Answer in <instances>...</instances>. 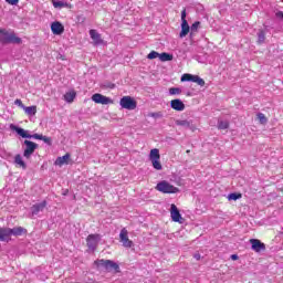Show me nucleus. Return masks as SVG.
<instances>
[{
    "instance_id": "f257e3e1",
    "label": "nucleus",
    "mask_w": 283,
    "mask_h": 283,
    "mask_svg": "<svg viewBox=\"0 0 283 283\" xmlns=\"http://www.w3.org/2000/svg\"><path fill=\"white\" fill-rule=\"evenodd\" d=\"M94 265L98 270L106 271L107 273H112V271H115V273H120V265L112 260L98 259L94 261Z\"/></svg>"
},
{
    "instance_id": "f03ea898",
    "label": "nucleus",
    "mask_w": 283,
    "mask_h": 283,
    "mask_svg": "<svg viewBox=\"0 0 283 283\" xmlns=\"http://www.w3.org/2000/svg\"><path fill=\"white\" fill-rule=\"evenodd\" d=\"M156 189L157 191H160V193H178L180 191L176 186L169 184L167 180L158 182Z\"/></svg>"
},
{
    "instance_id": "7ed1b4c3",
    "label": "nucleus",
    "mask_w": 283,
    "mask_h": 283,
    "mask_svg": "<svg viewBox=\"0 0 283 283\" xmlns=\"http://www.w3.org/2000/svg\"><path fill=\"white\" fill-rule=\"evenodd\" d=\"M0 41L1 43H21V38H17L14 33L0 29Z\"/></svg>"
},
{
    "instance_id": "20e7f679",
    "label": "nucleus",
    "mask_w": 283,
    "mask_h": 283,
    "mask_svg": "<svg viewBox=\"0 0 283 283\" xmlns=\"http://www.w3.org/2000/svg\"><path fill=\"white\" fill-rule=\"evenodd\" d=\"M23 146L25 147L24 151H23V156L27 159L32 158V155L34 154V151H36V149H39V144L28 140V139H25L23 142Z\"/></svg>"
},
{
    "instance_id": "39448f33",
    "label": "nucleus",
    "mask_w": 283,
    "mask_h": 283,
    "mask_svg": "<svg viewBox=\"0 0 283 283\" xmlns=\"http://www.w3.org/2000/svg\"><path fill=\"white\" fill-rule=\"evenodd\" d=\"M12 129H14L15 134H18V136H21V138H33L34 140H41L43 138V135L41 134H33L30 135V133L19 126H12Z\"/></svg>"
},
{
    "instance_id": "423d86ee",
    "label": "nucleus",
    "mask_w": 283,
    "mask_h": 283,
    "mask_svg": "<svg viewBox=\"0 0 283 283\" xmlns=\"http://www.w3.org/2000/svg\"><path fill=\"white\" fill-rule=\"evenodd\" d=\"M119 105L123 109H136L137 103L136 99L132 98V96H124L119 101Z\"/></svg>"
},
{
    "instance_id": "0eeeda50",
    "label": "nucleus",
    "mask_w": 283,
    "mask_h": 283,
    "mask_svg": "<svg viewBox=\"0 0 283 283\" xmlns=\"http://www.w3.org/2000/svg\"><path fill=\"white\" fill-rule=\"evenodd\" d=\"M189 22H187V10L181 11V32L179 34L180 39H185L189 34Z\"/></svg>"
},
{
    "instance_id": "6e6552de",
    "label": "nucleus",
    "mask_w": 283,
    "mask_h": 283,
    "mask_svg": "<svg viewBox=\"0 0 283 283\" xmlns=\"http://www.w3.org/2000/svg\"><path fill=\"white\" fill-rule=\"evenodd\" d=\"M129 232L126 228L120 230L119 241L122 242L125 249H132L134 247V241L129 240Z\"/></svg>"
},
{
    "instance_id": "1a4fd4ad",
    "label": "nucleus",
    "mask_w": 283,
    "mask_h": 283,
    "mask_svg": "<svg viewBox=\"0 0 283 283\" xmlns=\"http://www.w3.org/2000/svg\"><path fill=\"white\" fill-rule=\"evenodd\" d=\"M45 207H48V201H42L40 203H34L31 208V218H34L35 216H39V213H43L45 211Z\"/></svg>"
},
{
    "instance_id": "9d476101",
    "label": "nucleus",
    "mask_w": 283,
    "mask_h": 283,
    "mask_svg": "<svg viewBox=\"0 0 283 283\" xmlns=\"http://www.w3.org/2000/svg\"><path fill=\"white\" fill-rule=\"evenodd\" d=\"M250 244L254 253H262L263 251H266V244L262 243L260 239H250Z\"/></svg>"
},
{
    "instance_id": "9b49d317",
    "label": "nucleus",
    "mask_w": 283,
    "mask_h": 283,
    "mask_svg": "<svg viewBox=\"0 0 283 283\" xmlns=\"http://www.w3.org/2000/svg\"><path fill=\"white\" fill-rule=\"evenodd\" d=\"M98 242H101V235L98 234H90L86 239V244L91 251H96Z\"/></svg>"
},
{
    "instance_id": "f8f14e48",
    "label": "nucleus",
    "mask_w": 283,
    "mask_h": 283,
    "mask_svg": "<svg viewBox=\"0 0 283 283\" xmlns=\"http://www.w3.org/2000/svg\"><path fill=\"white\" fill-rule=\"evenodd\" d=\"M170 216L174 222H179V224H182V214H180V210H178V207H176L174 203L170 206Z\"/></svg>"
},
{
    "instance_id": "ddd939ff",
    "label": "nucleus",
    "mask_w": 283,
    "mask_h": 283,
    "mask_svg": "<svg viewBox=\"0 0 283 283\" xmlns=\"http://www.w3.org/2000/svg\"><path fill=\"white\" fill-rule=\"evenodd\" d=\"M92 101H94V103H97L99 105H109V103H112V98H109L105 95H102L99 93H95L92 96Z\"/></svg>"
},
{
    "instance_id": "4468645a",
    "label": "nucleus",
    "mask_w": 283,
    "mask_h": 283,
    "mask_svg": "<svg viewBox=\"0 0 283 283\" xmlns=\"http://www.w3.org/2000/svg\"><path fill=\"white\" fill-rule=\"evenodd\" d=\"M12 240L11 228H0V242H10Z\"/></svg>"
},
{
    "instance_id": "2eb2a0df",
    "label": "nucleus",
    "mask_w": 283,
    "mask_h": 283,
    "mask_svg": "<svg viewBox=\"0 0 283 283\" xmlns=\"http://www.w3.org/2000/svg\"><path fill=\"white\" fill-rule=\"evenodd\" d=\"M51 32L56 35L63 34V32H65V27H63L61 22L55 21L51 24Z\"/></svg>"
},
{
    "instance_id": "dca6fc26",
    "label": "nucleus",
    "mask_w": 283,
    "mask_h": 283,
    "mask_svg": "<svg viewBox=\"0 0 283 283\" xmlns=\"http://www.w3.org/2000/svg\"><path fill=\"white\" fill-rule=\"evenodd\" d=\"M170 107L176 112H185V103L178 98L170 102Z\"/></svg>"
},
{
    "instance_id": "f3484780",
    "label": "nucleus",
    "mask_w": 283,
    "mask_h": 283,
    "mask_svg": "<svg viewBox=\"0 0 283 283\" xmlns=\"http://www.w3.org/2000/svg\"><path fill=\"white\" fill-rule=\"evenodd\" d=\"M90 36L92 41H94L95 45H101L103 43V39L101 38V33H98L96 30L91 29L90 30Z\"/></svg>"
},
{
    "instance_id": "a211bd4d",
    "label": "nucleus",
    "mask_w": 283,
    "mask_h": 283,
    "mask_svg": "<svg viewBox=\"0 0 283 283\" xmlns=\"http://www.w3.org/2000/svg\"><path fill=\"white\" fill-rule=\"evenodd\" d=\"M70 154H65L62 157H57L54 165L57 167H63V165H70Z\"/></svg>"
},
{
    "instance_id": "6ab92c4d",
    "label": "nucleus",
    "mask_w": 283,
    "mask_h": 283,
    "mask_svg": "<svg viewBox=\"0 0 283 283\" xmlns=\"http://www.w3.org/2000/svg\"><path fill=\"white\" fill-rule=\"evenodd\" d=\"M52 3L57 10H62V8H70V3L65 0H52Z\"/></svg>"
},
{
    "instance_id": "aec40b11",
    "label": "nucleus",
    "mask_w": 283,
    "mask_h": 283,
    "mask_svg": "<svg viewBox=\"0 0 283 283\" xmlns=\"http://www.w3.org/2000/svg\"><path fill=\"white\" fill-rule=\"evenodd\" d=\"M256 36H258V40H256L258 45L264 44V42L266 41V32H264V30H259V32L256 33Z\"/></svg>"
},
{
    "instance_id": "412c9836",
    "label": "nucleus",
    "mask_w": 283,
    "mask_h": 283,
    "mask_svg": "<svg viewBox=\"0 0 283 283\" xmlns=\"http://www.w3.org/2000/svg\"><path fill=\"white\" fill-rule=\"evenodd\" d=\"M23 233H28V230L23 227H14L13 229L11 228V235H23Z\"/></svg>"
},
{
    "instance_id": "4be33fe9",
    "label": "nucleus",
    "mask_w": 283,
    "mask_h": 283,
    "mask_svg": "<svg viewBox=\"0 0 283 283\" xmlns=\"http://www.w3.org/2000/svg\"><path fill=\"white\" fill-rule=\"evenodd\" d=\"M14 164L19 165L22 169H28V165L23 161V157L21 155H15Z\"/></svg>"
},
{
    "instance_id": "5701e85b",
    "label": "nucleus",
    "mask_w": 283,
    "mask_h": 283,
    "mask_svg": "<svg viewBox=\"0 0 283 283\" xmlns=\"http://www.w3.org/2000/svg\"><path fill=\"white\" fill-rule=\"evenodd\" d=\"M75 98H76V92L74 91H71L64 94V101H66V103H74Z\"/></svg>"
},
{
    "instance_id": "b1692460",
    "label": "nucleus",
    "mask_w": 283,
    "mask_h": 283,
    "mask_svg": "<svg viewBox=\"0 0 283 283\" xmlns=\"http://www.w3.org/2000/svg\"><path fill=\"white\" fill-rule=\"evenodd\" d=\"M159 61L161 62L174 61V55L166 52L161 54L159 53Z\"/></svg>"
},
{
    "instance_id": "393cba45",
    "label": "nucleus",
    "mask_w": 283,
    "mask_h": 283,
    "mask_svg": "<svg viewBox=\"0 0 283 283\" xmlns=\"http://www.w3.org/2000/svg\"><path fill=\"white\" fill-rule=\"evenodd\" d=\"M150 160H160V150L154 148L150 150Z\"/></svg>"
},
{
    "instance_id": "a878e982",
    "label": "nucleus",
    "mask_w": 283,
    "mask_h": 283,
    "mask_svg": "<svg viewBox=\"0 0 283 283\" xmlns=\"http://www.w3.org/2000/svg\"><path fill=\"white\" fill-rule=\"evenodd\" d=\"M23 109L28 116H34L36 114V106H24Z\"/></svg>"
},
{
    "instance_id": "bb28decb",
    "label": "nucleus",
    "mask_w": 283,
    "mask_h": 283,
    "mask_svg": "<svg viewBox=\"0 0 283 283\" xmlns=\"http://www.w3.org/2000/svg\"><path fill=\"white\" fill-rule=\"evenodd\" d=\"M176 125H178L179 127H187L189 129V127H191V122L187 119H178L176 120Z\"/></svg>"
},
{
    "instance_id": "cd10ccee",
    "label": "nucleus",
    "mask_w": 283,
    "mask_h": 283,
    "mask_svg": "<svg viewBox=\"0 0 283 283\" xmlns=\"http://www.w3.org/2000/svg\"><path fill=\"white\" fill-rule=\"evenodd\" d=\"M169 94H170L171 96H176V95H178V94H182V90L179 88V87H170V88H169Z\"/></svg>"
},
{
    "instance_id": "c85d7f7f",
    "label": "nucleus",
    "mask_w": 283,
    "mask_h": 283,
    "mask_svg": "<svg viewBox=\"0 0 283 283\" xmlns=\"http://www.w3.org/2000/svg\"><path fill=\"white\" fill-rule=\"evenodd\" d=\"M218 129H229V122L228 120H219Z\"/></svg>"
},
{
    "instance_id": "c756f323",
    "label": "nucleus",
    "mask_w": 283,
    "mask_h": 283,
    "mask_svg": "<svg viewBox=\"0 0 283 283\" xmlns=\"http://www.w3.org/2000/svg\"><path fill=\"white\" fill-rule=\"evenodd\" d=\"M151 163L154 169H157V171H160V169H163V164H160V159H153Z\"/></svg>"
},
{
    "instance_id": "7c9ffc66",
    "label": "nucleus",
    "mask_w": 283,
    "mask_h": 283,
    "mask_svg": "<svg viewBox=\"0 0 283 283\" xmlns=\"http://www.w3.org/2000/svg\"><path fill=\"white\" fill-rule=\"evenodd\" d=\"M258 119L260 120L261 125H266L268 119L266 116L264 115V113H258Z\"/></svg>"
},
{
    "instance_id": "2f4dec72",
    "label": "nucleus",
    "mask_w": 283,
    "mask_h": 283,
    "mask_svg": "<svg viewBox=\"0 0 283 283\" xmlns=\"http://www.w3.org/2000/svg\"><path fill=\"white\" fill-rule=\"evenodd\" d=\"M240 198H242L241 193L232 192V193L228 195V200H240Z\"/></svg>"
},
{
    "instance_id": "473e14b6",
    "label": "nucleus",
    "mask_w": 283,
    "mask_h": 283,
    "mask_svg": "<svg viewBox=\"0 0 283 283\" xmlns=\"http://www.w3.org/2000/svg\"><path fill=\"white\" fill-rule=\"evenodd\" d=\"M160 53L156 52V51H151L148 55L147 59H149L150 61L154 59H159Z\"/></svg>"
},
{
    "instance_id": "72a5a7b5",
    "label": "nucleus",
    "mask_w": 283,
    "mask_h": 283,
    "mask_svg": "<svg viewBox=\"0 0 283 283\" xmlns=\"http://www.w3.org/2000/svg\"><path fill=\"white\" fill-rule=\"evenodd\" d=\"M40 140H43V143H45V145L52 146V138L51 137L42 135V138Z\"/></svg>"
},
{
    "instance_id": "f704fd0d",
    "label": "nucleus",
    "mask_w": 283,
    "mask_h": 283,
    "mask_svg": "<svg viewBox=\"0 0 283 283\" xmlns=\"http://www.w3.org/2000/svg\"><path fill=\"white\" fill-rule=\"evenodd\" d=\"M191 74L189 73H186L181 76V83H185V82H191Z\"/></svg>"
},
{
    "instance_id": "c9c22d12",
    "label": "nucleus",
    "mask_w": 283,
    "mask_h": 283,
    "mask_svg": "<svg viewBox=\"0 0 283 283\" xmlns=\"http://www.w3.org/2000/svg\"><path fill=\"white\" fill-rule=\"evenodd\" d=\"M198 28H200V21H196L195 23H192L190 30L191 32H198Z\"/></svg>"
},
{
    "instance_id": "e433bc0d",
    "label": "nucleus",
    "mask_w": 283,
    "mask_h": 283,
    "mask_svg": "<svg viewBox=\"0 0 283 283\" xmlns=\"http://www.w3.org/2000/svg\"><path fill=\"white\" fill-rule=\"evenodd\" d=\"M195 83H198L200 87H205V80H202L200 76H197V80Z\"/></svg>"
},
{
    "instance_id": "4c0bfd02",
    "label": "nucleus",
    "mask_w": 283,
    "mask_h": 283,
    "mask_svg": "<svg viewBox=\"0 0 283 283\" xmlns=\"http://www.w3.org/2000/svg\"><path fill=\"white\" fill-rule=\"evenodd\" d=\"M14 105H18V107H21L22 109H24L25 107V105H23V102L21 99H15Z\"/></svg>"
},
{
    "instance_id": "58836bf2",
    "label": "nucleus",
    "mask_w": 283,
    "mask_h": 283,
    "mask_svg": "<svg viewBox=\"0 0 283 283\" xmlns=\"http://www.w3.org/2000/svg\"><path fill=\"white\" fill-rule=\"evenodd\" d=\"M7 3H9L10 6H17V3H19V0H6Z\"/></svg>"
},
{
    "instance_id": "ea45409f",
    "label": "nucleus",
    "mask_w": 283,
    "mask_h": 283,
    "mask_svg": "<svg viewBox=\"0 0 283 283\" xmlns=\"http://www.w3.org/2000/svg\"><path fill=\"white\" fill-rule=\"evenodd\" d=\"M151 118H160V113H151Z\"/></svg>"
},
{
    "instance_id": "a19ab883",
    "label": "nucleus",
    "mask_w": 283,
    "mask_h": 283,
    "mask_svg": "<svg viewBox=\"0 0 283 283\" xmlns=\"http://www.w3.org/2000/svg\"><path fill=\"white\" fill-rule=\"evenodd\" d=\"M197 78H198V75H191L190 83H196Z\"/></svg>"
},
{
    "instance_id": "79ce46f5",
    "label": "nucleus",
    "mask_w": 283,
    "mask_h": 283,
    "mask_svg": "<svg viewBox=\"0 0 283 283\" xmlns=\"http://www.w3.org/2000/svg\"><path fill=\"white\" fill-rule=\"evenodd\" d=\"M276 17L277 19H283V12L282 11L276 12Z\"/></svg>"
},
{
    "instance_id": "37998d69",
    "label": "nucleus",
    "mask_w": 283,
    "mask_h": 283,
    "mask_svg": "<svg viewBox=\"0 0 283 283\" xmlns=\"http://www.w3.org/2000/svg\"><path fill=\"white\" fill-rule=\"evenodd\" d=\"M231 260H238V254H232Z\"/></svg>"
},
{
    "instance_id": "c03bdc74",
    "label": "nucleus",
    "mask_w": 283,
    "mask_h": 283,
    "mask_svg": "<svg viewBox=\"0 0 283 283\" xmlns=\"http://www.w3.org/2000/svg\"><path fill=\"white\" fill-rule=\"evenodd\" d=\"M193 258H196L197 260H200V254H195Z\"/></svg>"
},
{
    "instance_id": "a18cd8bd",
    "label": "nucleus",
    "mask_w": 283,
    "mask_h": 283,
    "mask_svg": "<svg viewBox=\"0 0 283 283\" xmlns=\"http://www.w3.org/2000/svg\"><path fill=\"white\" fill-rule=\"evenodd\" d=\"M186 154H191V150H187Z\"/></svg>"
}]
</instances>
